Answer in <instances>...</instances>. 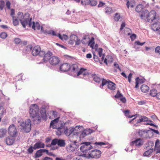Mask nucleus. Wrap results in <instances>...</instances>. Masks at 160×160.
<instances>
[{"instance_id": "nucleus-1", "label": "nucleus", "mask_w": 160, "mask_h": 160, "mask_svg": "<svg viewBox=\"0 0 160 160\" xmlns=\"http://www.w3.org/2000/svg\"><path fill=\"white\" fill-rule=\"evenodd\" d=\"M16 17L20 21L23 28H25L28 25L29 27H31L32 18H30L29 13H25L24 15L23 12H19L17 14Z\"/></svg>"}, {"instance_id": "nucleus-2", "label": "nucleus", "mask_w": 160, "mask_h": 160, "mask_svg": "<svg viewBox=\"0 0 160 160\" xmlns=\"http://www.w3.org/2000/svg\"><path fill=\"white\" fill-rule=\"evenodd\" d=\"M39 110V107L36 104H32L29 107L30 116L33 119L34 122L36 124L39 123L41 119Z\"/></svg>"}, {"instance_id": "nucleus-3", "label": "nucleus", "mask_w": 160, "mask_h": 160, "mask_svg": "<svg viewBox=\"0 0 160 160\" xmlns=\"http://www.w3.org/2000/svg\"><path fill=\"white\" fill-rule=\"evenodd\" d=\"M76 137L77 136L75 135H74L72 137L70 136L69 140L70 142L73 143L69 144L67 147V149L68 151L69 152L76 151L79 148V145L76 144L77 143V140L75 139H73L76 138Z\"/></svg>"}, {"instance_id": "nucleus-4", "label": "nucleus", "mask_w": 160, "mask_h": 160, "mask_svg": "<svg viewBox=\"0 0 160 160\" xmlns=\"http://www.w3.org/2000/svg\"><path fill=\"white\" fill-rule=\"evenodd\" d=\"M18 122L20 124L22 129L25 132H28L30 131L31 129V121L29 119L26 120L25 122L18 121Z\"/></svg>"}, {"instance_id": "nucleus-5", "label": "nucleus", "mask_w": 160, "mask_h": 160, "mask_svg": "<svg viewBox=\"0 0 160 160\" xmlns=\"http://www.w3.org/2000/svg\"><path fill=\"white\" fill-rule=\"evenodd\" d=\"M101 152L98 149H94L89 152L88 157L92 158L98 159L101 156Z\"/></svg>"}, {"instance_id": "nucleus-6", "label": "nucleus", "mask_w": 160, "mask_h": 160, "mask_svg": "<svg viewBox=\"0 0 160 160\" xmlns=\"http://www.w3.org/2000/svg\"><path fill=\"white\" fill-rule=\"evenodd\" d=\"M8 133L10 136L15 138L17 136L18 132L14 124H12L9 126L8 129Z\"/></svg>"}, {"instance_id": "nucleus-7", "label": "nucleus", "mask_w": 160, "mask_h": 160, "mask_svg": "<svg viewBox=\"0 0 160 160\" xmlns=\"http://www.w3.org/2000/svg\"><path fill=\"white\" fill-rule=\"evenodd\" d=\"M89 142H85L80 148V150L83 152H87L88 150L92 148V146Z\"/></svg>"}, {"instance_id": "nucleus-8", "label": "nucleus", "mask_w": 160, "mask_h": 160, "mask_svg": "<svg viewBox=\"0 0 160 160\" xmlns=\"http://www.w3.org/2000/svg\"><path fill=\"white\" fill-rule=\"evenodd\" d=\"M156 13L154 10H152L150 12L148 15L147 19V21L150 22H152L153 20L156 18Z\"/></svg>"}, {"instance_id": "nucleus-9", "label": "nucleus", "mask_w": 160, "mask_h": 160, "mask_svg": "<svg viewBox=\"0 0 160 160\" xmlns=\"http://www.w3.org/2000/svg\"><path fill=\"white\" fill-rule=\"evenodd\" d=\"M60 61V58L56 56H53L49 59V63L52 65H56L58 64Z\"/></svg>"}, {"instance_id": "nucleus-10", "label": "nucleus", "mask_w": 160, "mask_h": 160, "mask_svg": "<svg viewBox=\"0 0 160 160\" xmlns=\"http://www.w3.org/2000/svg\"><path fill=\"white\" fill-rule=\"evenodd\" d=\"M60 70L63 72H67L70 69V65L67 63L61 64L60 67Z\"/></svg>"}, {"instance_id": "nucleus-11", "label": "nucleus", "mask_w": 160, "mask_h": 160, "mask_svg": "<svg viewBox=\"0 0 160 160\" xmlns=\"http://www.w3.org/2000/svg\"><path fill=\"white\" fill-rule=\"evenodd\" d=\"M15 138L10 136L7 137L5 139L6 144L9 145H12L14 143L15 140Z\"/></svg>"}, {"instance_id": "nucleus-12", "label": "nucleus", "mask_w": 160, "mask_h": 160, "mask_svg": "<svg viewBox=\"0 0 160 160\" xmlns=\"http://www.w3.org/2000/svg\"><path fill=\"white\" fill-rule=\"evenodd\" d=\"M41 50L40 47L38 46H35L32 49V53L33 56H37L38 55Z\"/></svg>"}, {"instance_id": "nucleus-13", "label": "nucleus", "mask_w": 160, "mask_h": 160, "mask_svg": "<svg viewBox=\"0 0 160 160\" xmlns=\"http://www.w3.org/2000/svg\"><path fill=\"white\" fill-rule=\"evenodd\" d=\"M143 141L140 138H138L134 141L131 142V145L133 146L135 145L136 146H141L143 144Z\"/></svg>"}, {"instance_id": "nucleus-14", "label": "nucleus", "mask_w": 160, "mask_h": 160, "mask_svg": "<svg viewBox=\"0 0 160 160\" xmlns=\"http://www.w3.org/2000/svg\"><path fill=\"white\" fill-rule=\"evenodd\" d=\"M151 28L154 31L158 32L160 30V22H158L154 23L152 25Z\"/></svg>"}, {"instance_id": "nucleus-15", "label": "nucleus", "mask_w": 160, "mask_h": 160, "mask_svg": "<svg viewBox=\"0 0 160 160\" xmlns=\"http://www.w3.org/2000/svg\"><path fill=\"white\" fill-rule=\"evenodd\" d=\"M149 14V11L147 10H145L141 12L140 17L142 19L147 20Z\"/></svg>"}, {"instance_id": "nucleus-16", "label": "nucleus", "mask_w": 160, "mask_h": 160, "mask_svg": "<svg viewBox=\"0 0 160 160\" xmlns=\"http://www.w3.org/2000/svg\"><path fill=\"white\" fill-rule=\"evenodd\" d=\"M45 144L41 142H36L33 146V149L36 150L40 148H43L45 147Z\"/></svg>"}, {"instance_id": "nucleus-17", "label": "nucleus", "mask_w": 160, "mask_h": 160, "mask_svg": "<svg viewBox=\"0 0 160 160\" xmlns=\"http://www.w3.org/2000/svg\"><path fill=\"white\" fill-rule=\"evenodd\" d=\"M52 55V53L50 51H48L46 53L44 57L43 58V60L44 62H47L48 60L49 61V59Z\"/></svg>"}, {"instance_id": "nucleus-18", "label": "nucleus", "mask_w": 160, "mask_h": 160, "mask_svg": "<svg viewBox=\"0 0 160 160\" xmlns=\"http://www.w3.org/2000/svg\"><path fill=\"white\" fill-rule=\"evenodd\" d=\"M59 118L60 117H58L54 120L52 121L50 124V126L53 128H56V124L58 122Z\"/></svg>"}, {"instance_id": "nucleus-19", "label": "nucleus", "mask_w": 160, "mask_h": 160, "mask_svg": "<svg viewBox=\"0 0 160 160\" xmlns=\"http://www.w3.org/2000/svg\"><path fill=\"white\" fill-rule=\"evenodd\" d=\"M108 88L112 90H114L116 89V84L112 82L109 81L108 84Z\"/></svg>"}, {"instance_id": "nucleus-20", "label": "nucleus", "mask_w": 160, "mask_h": 160, "mask_svg": "<svg viewBox=\"0 0 160 160\" xmlns=\"http://www.w3.org/2000/svg\"><path fill=\"white\" fill-rule=\"evenodd\" d=\"M136 81V85L135 88H138L139 87L138 84H142L144 82V80L142 79H140L139 78H137L135 79Z\"/></svg>"}, {"instance_id": "nucleus-21", "label": "nucleus", "mask_w": 160, "mask_h": 160, "mask_svg": "<svg viewBox=\"0 0 160 160\" xmlns=\"http://www.w3.org/2000/svg\"><path fill=\"white\" fill-rule=\"evenodd\" d=\"M41 114V117L44 120H46L47 119V115L46 114V111L45 108H42L40 111Z\"/></svg>"}, {"instance_id": "nucleus-22", "label": "nucleus", "mask_w": 160, "mask_h": 160, "mask_svg": "<svg viewBox=\"0 0 160 160\" xmlns=\"http://www.w3.org/2000/svg\"><path fill=\"white\" fill-rule=\"evenodd\" d=\"M32 28L34 29H38L39 30L40 29V28H41V29H42V27H41L40 26V24L38 22L35 23L34 22H32Z\"/></svg>"}, {"instance_id": "nucleus-23", "label": "nucleus", "mask_w": 160, "mask_h": 160, "mask_svg": "<svg viewBox=\"0 0 160 160\" xmlns=\"http://www.w3.org/2000/svg\"><path fill=\"white\" fill-rule=\"evenodd\" d=\"M71 39H73L74 42H75L76 45H78L81 43V41L78 39L77 36L75 35H72L71 36Z\"/></svg>"}, {"instance_id": "nucleus-24", "label": "nucleus", "mask_w": 160, "mask_h": 160, "mask_svg": "<svg viewBox=\"0 0 160 160\" xmlns=\"http://www.w3.org/2000/svg\"><path fill=\"white\" fill-rule=\"evenodd\" d=\"M141 90L142 92L146 93L148 91L149 88L147 85L143 84L141 87Z\"/></svg>"}, {"instance_id": "nucleus-25", "label": "nucleus", "mask_w": 160, "mask_h": 160, "mask_svg": "<svg viewBox=\"0 0 160 160\" xmlns=\"http://www.w3.org/2000/svg\"><path fill=\"white\" fill-rule=\"evenodd\" d=\"M113 60V59L112 56H109L107 57V58L104 60V62L107 65L108 63L112 62Z\"/></svg>"}, {"instance_id": "nucleus-26", "label": "nucleus", "mask_w": 160, "mask_h": 160, "mask_svg": "<svg viewBox=\"0 0 160 160\" xmlns=\"http://www.w3.org/2000/svg\"><path fill=\"white\" fill-rule=\"evenodd\" d=\"M94 40V38L93 37H92L91 39L89 38V40H88V45L92 48H93L95 44Z\"/></svg>"}, {"instance_id": "nucleus-27", "label": "nucleus", "mask_w": 160, "mask_h": 160, "mask_svg": "<svg viewBox=\"0 0 160 160\" xmlns=\"http://www.w3.org/2000/svg\"><path fill=\"white\" fill-rule=\"evenodd\" d=\"M159 143V140L158 139L156 140L155 142V149L156 150V153H160V144L159 145H158V144Z\"/></svg>"}, {"instance_id": "nucleus-28", "label": "nucleus", "mask_w": 160, "mask_h": 160, "mask_svg": "<svg viewBox=\"0 0 160 160\" xmlns=\"http://www.w3.org/2000/svg\"><path fill=\"white\" fill-rule=\"evenodd\" d=\"M72 69V71L73 72H76L79 69L78 65L76 64H73L71 66H70V69Z\"/></svg>"}, {"instance_id": "nucleus-29", "label": "nucleus", "mask_w": 160, "mask_h": 160, "mask_svg": "<svg viewBox=\"0 0 160 160\" xmlns=\"http://www.w3.org/2000/svg\"><path fill=\"white\" fill-rule=\"evenodd\" d=\"M157 94V91L155 89H152L150 91V94L153 97H156Z\"/></svg>"}, {"instance_id": "nucleus-30", "label": "nucleus", "mask_w": 160, "mask_h": 160, "mask_svg": "<svg viewBox=\"0 0 160 160\" xmlns=\"http://www.w3.org/2000/svg\"><path fill=\"white\" fill-rule=\"evenodd\" d=\"M64 140L62 139H58V145L60 147H63L65 145Z\"/></svg>"}, {"instance_id": "nucleus-31", "label": "nucleus", "mask_w": 160, "mask_h": 160, "mask_svg": "<svg viewBox=\"0 0 160 160\" xmlns=\"http://www.w3.org/2000/svg\"><path fill=\"white\" fill-rule=\"evenodd\" d=\"M12 23L14 26H17L19 24V21L16 17H13Z\"/></svg>"}, {"instance_id": "nucleus-32", "label": "nucleus", "mask_w": 160, "mask_h": 160, "mask_svg": "<svg viewBox=\"0 0 160 160\" xmlns=\"http://www.w3.org/2000/svg\"><path fill=\"white\" fill-rule=\"evenodd\" d=\"M143 8V5L141 4H139L137 6L136 8V11L137 12H140Z\"/></svg>"}, {"instance_id": "nucleus-33", "label": "nucleus", "mask_w": 160, "mask_h": 160, "mask_svg": "<svg viewBox=\"0 0 160 160\" xmlns=\"http://www.w3.org/2000/svg\"><path fill=\"white\" fill-rule=\"evenodd\" d=\"M154 149L153 148L151 149L146 151L143 154V155L144 156H148L151 153H152Z\"/></svg>"}, {"instance_id": "nucleus-34", "label": "nucleus", "mask_w": 160, "mask_h": 160, "mask_svg": "<svg viewBox=\"0 0 160 160\" xmlns=\"http://www.w3.org/2000/svg\"><path fill=\"white\" fill-rule=\"evenodd\" d=\"M121 17L120 14L118 13H116L113 17V19L115 21L118 22L120 18Z\"/></svg>"}, {"instance_id": "nucleus-35", "label": "nucleus", "mask_w": 160, "mask_h": 160, "mask_svg": "<svg viewBox=\"0 0 160 160\" xmlns=\"http://www.w3.org/2000/svg\"><path fill=\"white\" fill-rule=\"evenodd\" d=\"M6 132V131L5 129H0V138L3 137L5 135Z\"/></svg>"}, {"instance_id": "nucleus-36", "label": "nucleus", "mask_w": 160, "mask_h": 160, "mask_svg": "<svg viewBox=\"0 0 160 160\" xmlns=\"http://www.w3.org/2000/svg\"><path fill=\"white\" fill-rule=\"evenodd\" d=\"M58 36L59 38L62 40H66L68 38V36L65 34L61 35L59 33Z\"/></svg>"}, {"instance_id": "nucleus-37", "label": "nucleus", "mask_w": 160, "mask_h": 160, "mask_svg": "<svg viewBox=\"0 0 160 160\" xmlns=\"http://www.w3.org/2000/svg\"><path fill=\"white\" fill-rule=\"evenodd\" d=\"M42 149L37 151L35 153V157L38 158L41 156L42 155Z\"/></svg>"}, {"instance_id": "nucleus-38", "label": "nucleus", "mask_w": 160, "mask_h": 160, "mask_svg": "<svg viewBox=\"0 0 160 160\" xmlns=\"http://www.w3.org/2000/svg\"><path fill=\"white\" fill-rule=\"evenodd\" d=\"M105 9V13L108 14H110L112 12V9L109 7H106Z\"/></svg>"}, {"instance_id": "nucleus-39", "label": "nucleus", "mask_w": 160, "mask_h": 160, "mask_svg": "<svg viewBox=\"0 0 160 160\" xmlns=\"http://www.w3.org/2000/svg\"><path fill=\"white\" fill-rule=\"evenodd\" d=\"M124 113L125 116L129 118H132L133 117L135 116V115H129L130 112L129 110H125L124 112Z\"/></svg>"}, {"instance_id": "nucleus-40", "label": "nucleus", "mask_w": 160, "mask_h": 160, "mask_svg": "<svg viewBox=\"0 0 160 160\" xmlns=\"http://www.w3.org/2000/svg\"><path fill=\"white\" fill-rule=\"evenodd\" d=\"M89 40V38L88 37H85L83 38L82 40V42L83 44H87L88 42V40Z\"/></svg>"}, {"instance_id": "nucleus-41", "label": "nucleus", "mask_w": 160, "mask_h": 160, "mask_svg": "<svg viewBox=\"0 0 160 160\" xmlns=\"http://www.w3.org/2000/svg\"><path fill=\"white\" fill-rule=\"evenodd\" d=\"M93 79L94 81L97 82H100L101 80L100 78L96 75L93 76Z\"/></svg>"}, {"instance_id": "nucleus-42", "label": "nucleus", "mask_w": 160, "mask_h": 160, "mask_svg": "<svg viewBox=\"0 0 160 160\" xmlns=\"http://www.w3.org/2000/svg\"><path fill=\"white\" fill-rule=\"evenodd\" d=\"M89 4L92 6H95L97 4V1L96 0H90Z\"/></svg>"}, {"instance_id": "nucleus-43", "label": "nucleus", "mask_w": 160, "mask_h": 160, "mask_svg": "<svg viewBox=\"0 0 160 160\" xmlns=\"http://www.w3.org/2000/svg\"><path fill=\"white\" fill-rule=\"evenodd\" d=\"M90 0H82L81 4L84 5H87L89 4Z\"/></svg>"}, {"instance_id": "nucleus-44", "label": "nucleus", "mask_w": 160, "mask_h": 160, "mask_svg": "<svg viewBox=\"0 0 160 160\" xmlns=\"http://www.w3.org/2000/svg\"><path fill=\"white\" fill-rule=\"evenodd\" d=\"M62 127L61 126L59 127H56V129H57V131H56V134L57 135H60L62 133V131H61V130L62 129Z\"/></svg>"}, {"instance_id": "nucleus-45", "label": "nucleus", "mask_w": 160, "mask_h": 160, "mask_svg": "<svg viewBox=\"0 0 160 160\" xmlns=\"http://www.w3.org/2000/svg\"><path fill=\"white\" fill-rule=\"evenodd\" d=\"M33 147L32 146H30L27 149V153L28 154H32L33 151Z\"/></svg>"}, {"instance_id": "nucleus-46", "label": "nucleus", "mask_w": 160, "mask_h": 160, "mask_svg": "<svg viewBox=\"0 0 160 160\" xmlns=\"http://www.w3.org/2000/svg\"><path fill=\"white\" fill-rule=\"evenodd\" d=\"M5 4V2L2 0L0 1V10H2Z\"/></svg>"}, {"instance_id": "nucleus-47", "label": "nucleus", "mask_w": 160, "mask_h": 160, "mask_svg": "<svg viewBox=\"0 0 160 160\" xmlns=\"http://www.w3.org/2000/svg\"><path fill=\"white\" fill-rule=\"evenodd\" d=\"M7 36V34L6 32H3L1 33L0 37L3 39L5 38Z\"/></svg>"}, {"instance_id": "nucleus-48", "label": "nucleus", "mask_w": 160, "mask_h": 160, "mask_svg": "<svg viewBox=\"0 0 160 160\" xmlns=\"http://www.w3.org/2000/svg\"><path fill=\"white\" fill-rule=\"evenodd\" d=\"M107 81L105 79H103L102 80V83L101 85L102 86H104L106 85L107 84H108V82H109V81Z\"/></svg>"}, {"instance_id": "nucleus-49", "label": "nucleus", "mask_w": 160, "mask_h": 160, "mask_svg": "<svg viewBox=\"0 0 160 160\" xmlns=\"http://www.w3.org/2000/svg\"><path fill=\"white\" fill-rule=\"evenodd\" d=\"M58 139L55 138L53 139L51 142V145H55L56 144H58Z\"/></svg>"}, {"instance_id": "nucleus-50", "label": "nucleus", "mask_w": 160, "mask_h": 160, "mask_svg": "<svg viewBox=\"0 0 160 160\" xmlns=\"http://www.w3.org/2000/svg\"><path fill=\"white\" fill-rule=\"evenodd\" d=\"M146 132L145 131L143 130H141L138 132V134L140 137H143L144 134H145Z\"/></svg>"}, {"instance_id": "nucleus-51", "label": "nucleus", "mask_w": 160, "mask_h": 160, "mask_svg": "<svg viewBox=\"0 0 160 160\" xmlns=\"http://www.w3.org/2000/svg\"><path fill=\"white\" fill-rule=\"evenodd\" d=\"M122 96V94L120 93L119 91L118 90L117 94L115 95V97L116 98H118Z\"/></svg>"}, {"instance_id": "nucleus-52", "label": "nucleus", "mask_w": 160, "mask_h": 160, "mask_svg": "<svg viewBox=\"0 0 160 160\" xmlns=\"http://www.w3.org/2000/svg\"><path fill=\"white\" fill-rule=\"evenodd\" d=\"M21 42V39L18 38H16L14 39V42L16 44L20 43Z\"/></svg>"}, {"instance_id": "nucleus-53", "label": "nucleus", "mask_w": 160, "mask_h": 160, "mask_svg": "<svg viewBox=\"0 0 160 160\" xmlns=\"http://www.w3.org/2000/svg\"><path fill=\"white\" fill-rule=\"evenodd\" d=\"M85 69H84L83 68H81L80 70V71H79L78 72H77V75L78 76H79L82 73H83V72L85 71Z\"/></svg>"}, {"instance_id": "nucleus-54", "label": "nucleus", "mask_w": 160, "mask_h": 160, "mask_svg": "<svg viewBox=\"0 0 160 160\" xmlns=\"http://www.w3.org/2000/svg\"><path fill=\"white\" fill-rule=\"evenodd\" d=\"M98 52L99 57H101L102 55V48H99Z\"/></svg>"}, {"instance_id": "nucleus-55", "label": "nucleus", "mask_w": 160, "mask_h": 160, "mask_svg": "<svg viewBox=\"0 0 160 160\" xmlns=\"http://www.w3.org/2000/svg\"><path fill=\"white\" fill-rule=\"evenodd\" d=\"M95 144L96 145H99V146H102V145H105L106 144V143H105V142H95Z\"/></svg>"}, {"instance_id": "nucleus-56", "label": "nucleus", "mask_w": 160, "mask_h": 160, "mask_svg": "<svg viewBox=\"0 0 160 160\" xmlns=\"http://www.w3.org/2000/svg\"><path fill=\"white\" fill-rule=\"evenodd\" d=\"M10 5L11 3L9 1H8L6 3V6L7 7L8 9H10Z\"/></svg>"}, {"instance_id": "nucleus-57", "label": "nucleus", "mask_w": 160, "mask_h": 160, "mask_svg": "<svg viewBox=\"0 0 160 160\" xmlns=\"http://www.w3.org/2000/svg\"><path fill=\"white\" fill-rule=\"evenodd\" d=\"M46 53L45 52L43 51H41V50L40 51V52L39 54V55L41 57H43L45 56Z\"/></svg>"}, {"instance_id": "nucleus-58", "label": "nucleus", "mask_w": 160, "mask_h": 160, "mask_svg": "<svg viewBox=\"0 0 160 160\" xmlns=\"http://www.w3.org/2000/svg\"><path fill=\"white\" fill-rule=\"evenodd\" d=\"M155 52L156 53H159L160 54V46H158L156 47L155 49Z\"/></svg>"}, {"instance_id": "nucleus-59", "label": "nucleus", "mask_w": 160, "mask_h": 160, "mask_svg": "<svg viewBox=\"0 0 160 160\" xmlns=\"http://www.w3.org/2000/svg\"><path fill=\"white\" fill-rule=\"evenodd\" d=\"M15 15V10L13 9H11V13L10 15L12 18L14 17V15Z\"/></svg>"}, {"instance_id": "nucleus-60", "label": "nucleus", "mask_w": 160, "mask_h": 160, "mask_svg": "<svg viewBox=\"0 0 160 160\" xmlns=\"http://www.w3.org/2000/svg\"><path fill=\"white\" fill-rule=\"evenodd\" d=\"M93 59L96 62H98L99 61V60L98 58V57L94 53H93Z\"/></svg>"}, {"instance_id": "nucleus-61", "label": "nucleus", "mask_w": 160, "mask_h": 160, "mask_svg": "<svg viewBox=\"0 0 160 160\" xmlns=\"http://www.w3.org/2000/svg\"><path fill=\"white\" fill-rule=\"evenodd\" d=\"M135 43L138 45L140 46H142L145 43V42H140L139 41H136L135 42Z\"/></svg>"}, {"instance_id": "nucleus-62", "label": "nucleus", "mask_w": 160, "mask_h": 160, "mask_svg": "<svg viewBox=\"0 0 160 160\" xmlns=\"http://www.w3.org/2000/svg\"><path fill=\"white\" fill-rule=\"evenodd\" d=\"M130 38L132 41L134 40L136 38V35L135 34H133L130 36Z\"/></svg>"}, {"instance_id": "nucleus-63", "label": "nucleus", "mask_w": 160, "mask_h": 160, "mask_svg": "<svg viewBox=\"0 0 160 160\" xmlns=\"http://www.w3.org/2000/svg\"><path fill=\"white\" fill-rule=\"evenodd\" d=\"M65 134L67 136H69L70 134V131L67 129L64 131Z\"/></svg>"}, {"instance_id": "nucleus-64", "label": "nucleus", "mask_w": 160, "mask_h": 160, "mask_svg": "<svg viewBox=\"0 0 160 160\" xmlns=\"http://www.w3.org/2000/svg\"><path fill=\"white\" fill-rule=\"evenodd\" d=\"M105 3H103L102 2H100L99 4L98 5V8L101 7L105 5Z\"/></svg>"}]
</instances>
